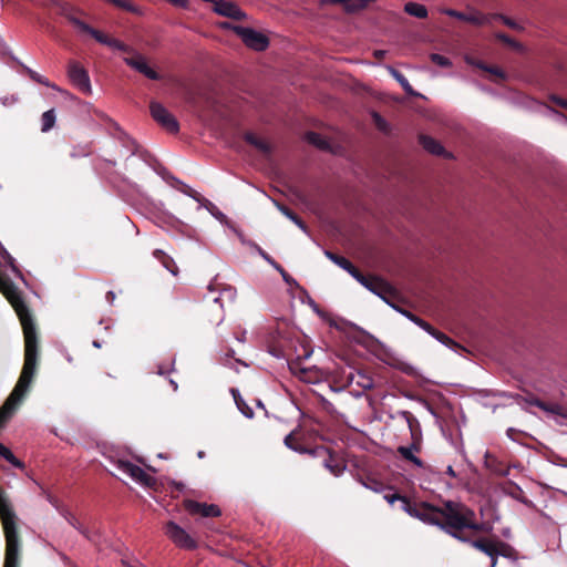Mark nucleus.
<instances>
[{
    "label": "nucleus",
    "mask_w": 567,
    "mask_h": 567,
    "mask_svg": "<svg viewBox=\"0 0 567 567\" xmlns=\"http://www.w3.org/2000/svg\"><path fill=\"white\" fill-rule=\"evenodd\" d=\"M384 498L390 503L393 504L395 501H401L404 505H408V501L405 497L399 495V494H391L385 495Z\"/></svg>",
    "instance_id": "obj_39"
},
{
    "label": "nucleus",
    "mask_w": 567,
    "mask_h": 567,
    "mask_svg": "<svg viewBox=\"0 0 567 567\" xmlns=\"http://www.w3.org/2000/svg\"><path fill=\"white\" fill-rule=\"evenodd\" d=\"M204 455H205V454H204V452H202V451H200V452H198V457H199V458H203V457H204Z\"/></svg>",
    "instance_id": "obj_56"
},
{
    "label": "nucleus",
    "mask_w": 567,
    "mask_h": 567,
    "mask_svg": "<svg viewBox=\"0 0 567 567\" xmlns=\"http://www.w3.org/2000/svg\"><path fill=\"white\" fill-rule=\"evenodd\" d=\"M261 256L271 265L276 268V265H278L274 259H271L267 254L265 252H261Z\"/></svg>",
    "instance_id": "obj_47"
},
{
    "label": "nucleus",
    "mask_w": 567,
    "mask_h": 567,
    "mask_svg": "<svg viewBox=\"0 0 567 567\" xmlns=\"http://www.w3.org/2000/svg\"><path fill=\"white\" fill-rule=\"evenodd\" d=\"M131 56H125L124 62L131 66L132 69L136 70L137 72L144 74L146 78L151 80H157L158 74L148 66L146 59L141 55L140 53H136L134 51H131Z\"/></svg>",
    "instance_id": "obj_10"
},
{
    "label": "nucleus",
    "mask_w": 567,
    "mask_h": 567,
    "mask_svg": "<svg viewBox=\"0 0 567 567\" xmlns=\"http://www.w3.org/2000/svg\"><path fill=\"white\" fill-rule=\"evenodd\" d=\"M4 254L7 255L8 259L10 260V262H12V258H11V256H9V255L7 254V251H4Z\"/></svg>",
    "instance_id": "obj_58"
},
{
    "label": "nucleus",
    "mask_w": 567,
    "mask_h": 567,
    "mask_svg": "<svg viewBox=\"0 0 567 567\" xmlns=\"http://www.w3.org/2000/svg\"><path fill=\"white\" fill-rule=\"evenodd\" d=\"M442 13L472 23L477 27L483 25H491L492 24V17L489 14H485L483 12H480L477 10L471 9L468 12H460L453 9H442Z\"/></svg>",
    "instance_id": "obj_6"
},
{
    "label": "nucleus",
    "mask_w": 567,
    "mask_h": 567,
    "mask_svg": "<svg viewBox=\"0 0 567 567\" xmlns=\"http://www.w3.org/2000/svg\"><path fill=\"white\" fill-rule=\"evenodd\" d=\"M0 280H6L3 277L0 276Z\"/></svg>",
    "instance_id": "obj_63"
},
{
    "label": "nucleus",
    "mask_w": 567,
    "mask_h": 567,
    "mask_svg": "<svg viewBox=\"0 0 567 567\" xmlns=\"http://www.w3.org/2000/svg\"><path fill=\"white\" fill-rule=\"evenodd\" d=\"M41 123H42V127H41L42 132L50 131L55 124L54 110H49V111L44 112L41 117Z\"/></svg>",
    "instance_id": "obj_26"
},
{
    "label": "nucleus",
    "mask_w": 567,
    "mask_h": 567,
    "mask_svg": "<svg viewBox=\"0 0 567 567\" xmlns=\"http://www.w3.org/2000/svg\"><path fill=\"white\" fill-rule=\"evenodd\" d=\"M472 546L491 557V567L496 566L497 556L505 555L506 548V545L502 542H494L489 539L474 540L472 542Z\"/></svg>",
    "instance_id": "obj_8"
},
{
    "label": "nucleus",
    "mask_w": 567,
    "mask_h": 567,
    "mask_svg": "<svg viewBox=\"0 0 567 567\" xmlns=\"http://www.w3.org/2000/svg\"><path fill=\"white\" fill-rule=\"evenodd\" d=\"M92 38H94L99 43L106 45L109 40L111 39L109 35L104 34L103 32L92 29V32L90 34Z\"/></svg>",
    "instance_id": "obj_37"
},
{
    "label": "nucleus",
    "mask_w": 567,
    "mask_h": 567,
    "mask_svg": "<svg viewBox=\"0 0 567 567\" xmlns=\"http://www.w3.org/2000/svg\"><path fill=\"white\" fill-rule=\"evenodd\" d=\"M68 76L71 83L81 92L90 94L92 92L91 81L86 70L75 61H71L68 65Z\"/></svg>",
    "instance_id": "obj_5"
},
{
    "label": "nucleus",
    "mask_w": 567,
    "mask_h": 567,
    "mask_svg": "<svg viewBox=\"0 0 567 567\" xmlns=\"http://www.w3.org/2000/svg\"><path fill=\"white\" fill-rule=\"evenodd\" d=\"M293 433H290L288 434L286 437H285V444L289 447V449H292L295 451H298L297 446L293 445Z\"/></svg>",
    "instance_id": "obj_44"
},
{
    "label": "nucleus",
    "mask_w": 567,
    "mask_h": 567,
    "mask_svg": "<svg viewBox=\"0 0 567 567\" xmlns=\"http://www.w3.org/2000/svg\"><path fill=\"white\" fill-rule=\"evenodd\" d=\"M306 140H307L310 144H312V145H315V146H317V147H319V148H326V147H328V142H327V141H326V140H324L320 134H318V133H315V132H310V133H308V134L306 135Z\"/></svg>",
    "instance_id": "obj_27"
},
{
    "label": "nucleus",
    "mask_w": 567,
    "mask_h": 567,
    "mask_svg": "<svg viewBox=\"0 0 567 567\" xmlns=\"http://www.w3.org/2000/svg\"><path fill=\"white\" fill-rule=\"evenodd\" d=\"M492 17V22L494 20H501L504 24H506L507 27L514 29V30H523V27L515 22L513 19L508 18V17H505L503 14H499V13H493V14H489Z\"/></svg>",
    "instance_id": "obj_28"
},
{
    "label": "nucleus",
    "mask_w": 567,
    "mask_h": 567,
    "mask_svg": "<svg viewBox=\"0 0 567 567\" xmlns=\"http://www.w3.org/2000/svg\"><path fill=\"white\" fill-rule=\"evenodd\" d=\"M536 404H537L538 406H540V408H544V405H543L540 402H538V401L536 402Z\"/></svg>",
    "instance_id": "obj_59"
},
{
    "label": "nucleus",
    "mask_w": 567,
    "mask_h": 567,
    "mask_svg": "<svg viewBox=\"0 0 567 567\" xmlns=\"http://www.w3.org/2000/svg\"><path fill=\"white\" fill-rule=\"evenodd\" d=\"M373 293L382 298L386 303H390V300L398 297L396 289L384 279L374 287Z\"/></svg>",
    "instance_id": "obj_13"
},
{
    "label": "nucleus",
    "mask_w": 567,
    "mask_h": 567,
    "mask_svg": "<svg viewBox=\"0 0 567 567\" xmlns=\"http://www.w3.org/2000/svg\"><path fill=\"white\" fill-rule=\"evenodd\" d=\"M48 87H51L58 92H63V90H61L58 85H55L54 83L50 82V85H47Z\"/></svg>",
    "instance_id": "obj_53"
},
{
    "label": "nucleus",
    "mask_w": 567,
    "mask_h": 567,
    "mask_svg": "<svg viewBox=\"0 0 567 567\" xmlns=\"http://www.w3.org/2000/svg\"><path fill=\"white\" fill-rule=\"evenodd\" d=\"M185 508L192 515H200L203 517H216L220 515V509L214 504L198 503L195 501H186Z\"/></svg>",
    "instance_id": "obj_12"
},
{
    "label": "nucleus",
    "mask_w": 567,
    "mask_h": 567,
    "mask_svg": "<svg viewBox=\"0 0 567 567\" xmlns=\"http://www.w3.org/2000/svg\"><path fill=\"white\" fill-rule=\"evenodd\" d=\"M154 256H155L157 259H159V260L163 262L164 267H165L167 270H169L173 275H176V274H177V270H176L174 267H172V266H173V264H174V262H173V260H172L168 256H166L164 251H162V250H155V251H154Z\"/></svg>",
    "instance_id": "obj_29"
},
{
    "label": "nucleus",
    "mask_w": 567,
    "mask_h": 567,
    "mask_svg": "<svg viewBox=\"0 0 567 567\" xmlns=\"http://www.w3.org/2000/svg\"><path fill=\"white\" fill-rule=\"evenodd\" d=\"M446 474L453 478L456 477V473L451 465L447 466Z\"/></svg>",
    "instance_id": "obj_48"
},
{
    "label": "nucleus",
    "mask_w": 567,
    "mask_h": 567,
    "mask_svg": "<svg viewBox=\"0 0 567 567\" xmlns=\"http://www.w3.org/2000/svg\"><path fill=\"white\" fill-rule=\"evenodd\" d=\"M0 517L4 529L6 542L9 543V560H13L16 551V539L18 538L14 513L0 491Z\"/></svg>",
    "instance_id": "obj_2"
},
{
    "label": "nucleus",
    "mask_w": 567,
    "mask_h": 567,
    "mask_svg": "<svg viewBox=\"0 0 567 567\" xmlns=\"http://www.w3.org/2000/svg\"><path fill=\"white\" fill-rule=\"evenodd\" d=\"M93 346H94L95 348H101V343H100L99 341H93Z\"/></svg>",
    "instance_id": "obj_55"
},
{
    "label": "nucleus",
    "mask_w": 567,
    "mask_h": 567,
    "mask_svg": "<svg viewBox=\"0 0 567 567\" xmlns=\"http://www.w3.org/2000/svg\"><path fill=\"white\" fill-rule=\"evenodd\" d=\"M299 228H301L303 231H306L305 224L297 217L293 221Z\"/></svg>",
    "instance_id": "obj_50"
},
{
    "label": "nucleus",
    "mask_w": 567,
    "mask_h": 567,
    "mask_svg": "<svg viewBox=\"0 0 567 567\" xmlns=\"http://www.w3.org/2000/svg\"><path fill=\"white\" fill-rule=\"evenodd\" d=\"M442 525L458 539H462L457 534L458 530L464 528L482 530L484 528L482 524L475 522V513L472 509L455 502H446L442 507Z\"/></svg>",
    "instance_id": "obj_1"
},
{
    "label": "nucleus",
    "mask_w": 567,
    "mask_h": 567,
    "mask_svg": "<svg viewBox=\"0 0 567 567\" xmlns=\"http://www.w3.org/2000/svg\"><path fill=\"white\" fill-rule=\"evenodd\" d=\"M245 140L262 153H269L270 151L268 142L264 138L258 137L254 133H247L245 135Z\"/></svg>",
    "instance_id": "obj_21"
},
{
    "label": "nucleus",
    "mask_w": 567,
    "mask_h": 567,
    "mask_svg": "<svg viewBox=\"0 0 567 567\" xmlns=\"http://www.w3.org/2000/svg\"><path fill=\"white\" fill-rule=\"evenodd\" d=\"M208 289H209V291H210V292H213V291L215 290V289L213 288V285H209V286H208Z\"/></svg>",
    "instance_id": "obj_57"
},
{
    "label": "nucleus",
    "mask_w": 567,
    "mask_h": 567,
    "mask_svg": "<svg viewBox=\"0 0 567 567\" xmlns=\"http://www.w3.org/2000/svg\"><path fill=\"white\" fill-rule=\"evenodd\" d=\"M118 468L131 476L135 482L144 485L152 486L155 483V478L148 475L142 467L130 463V462H120Z\"/></svg>",
    "instance_id": "obj_9"
},
{
    "label": "nucleus",
    "mask_w": 567,
    "mask_h": 567,
    "mask_svg": "<svg viewBox=\"0 0 567 567\" xmlns=\"http://www.w3.org/2000/svg\"><path fill=\"white\" fill-rule=\"evenodd\" d=\"M465 61H466L468 64H472V65H474V64H475V62H476V61H474V60H473L472 58H470V56H466V58H465Z\"/></svg>",
    "instance_id": "obj_54"
},
{
    "label": "nucleus",
    "mask_w": 567,
    "mask_h": 567,
    "mask_svg": "<svg viewBox=\"0 0 567 567\" xmlns=\"http://www.w3.org/2000/svg\"><path fill=\"white\" fill-rule=\"evenodd\" d=\"M496 37H497L501 41H503V42H505V43H507V44H509V45L518 47V44H517L515 41H513L511 38H508L507 35H505V34H503V33H498Z\"/></svg>",
    "instance_id": "obj_43"
},
{
    "label": "nucleus",
    "mask_w": 567,
    "mask_h": 567,
    "mask_svg": "<svg viewBox=\"0 0 567 567\" xmlns=\"http://www.w3.org/2000/svg\"><path fill=\"white\" fill-rule=\"evenodd\" d=\"M373 118L380 130H385L386 122L379 114L374 113Z\"/></svg>",
    "instance_id": "obj_42"
},
{
    "label": "nucleus",
    "mask_w": 567,
    "mask_h": 567,
    "mask_svg": "<svg viewBox=\"0 0 567 567\" xmlns=\"http://www.w3.org/2000/svg\"><path fill=\"white\" fill-rule=\"evenodd\" d=\"M28 74L30 76V79H32L33 81L42 84V85H50V81L44 78L43 75L39 74L38 72L31 70V69H28Z\"/></svg>",
    "instance_id": "obj_36"
},
{
    "label": "nucleus",
    "mask_w": 567,
    "mask_h": 567,
    "mask_svg": "<svg viewBox=\"0 0 567 567\" xmlns=\"http://www.w3.org/2000/svg\"><path fill=\"white\" fill-rule=\"evenodd\" d=\"M166 536L179 548L195 549L196 540L175 522H168L165 526Z\"/></svg>",
    "instance_id": "obj_4"
},
{
    "label": "nucleus",
    "mask_w": 567,
    "mask_h": 567,
    "mask_svg": "<svg viewBox=\"0 0 567 567\" xmlns=\"http://www.w3.org/2000/svg\"><path fill=\"white\" fill-rule=\"evenodd\" d=\"M474 65H475L476 68H478V69L484 70V71H485V70H487V66H486L485 64H483L482 62H477V61H476Z\"/></svg>",
    "instance_id": "obj_52"
},
{
    "label": "nucleus",
    "mask_w": 567,
    "mask_h": 567,
    "mask_svg": "<svg viewBox=\"0 0 567 567\" xmlns=\"http://www.w3.org/2000/svg\"><path fill=\"white\" fill-rule=\"evenodd\" d=\"M404 11L419 19H424L427 17V9L425 6L416 3V2H408L404 4Z\"/></svg>",
    "instance_id": "obj_20"
},
{
    "label": "nucleus",
    "mask_w": 567,
    "mask_h": 567,
    "mask_svg": "<svg viewBox=\"0 0 567 567\" xmlns=\"http://www.w3.org/2000/svg\"><path fill=\"white\" fill-rule=\"evenodd\" d=\"M279 208H280V210L282 212V214H285L289 219H291L292 221H295V219L297 218V216H296L293 213H291L288 208L282 207V206H280Z\"/></svg>",
    "instance_id": "obj_45"
},
{
    "label": "nucleus",
    "mask_w": 567,
    "mask_h": 567,
    "mask_svg": "<svg viewBox=\"0 0 567 567\" xmlns=\"http://www.w3.org/2000/svg\"><path fill=\"white\" fill-rule=\"evenodd\" d=\"M0 455L7 460L11 465H13L14 467H18V468H23V463L21 461H19L14 455L13 453L8 449L3 444H0Z\"/></svg>",
    "instance_id": "obj_25"
},
{
    "label": "nucleus",
    "mask_w": 567,
    "mask_h": 567,
    "mask_svg": "<svg viewBox=\"0 0 567 567\" xmlns=\"http://www.w3.org/2000/svg\"><path fill=\"white\" fill-rule=\"evenodd\" d=\"M349 323L347 321H341V322H338L337 320L332 319L329 321V326L330 327H333L336 328L337 330H340V331H343L346 329V327L348 326Z\"/></svg>",
    "instance_id": "obj_40"
},
{
    "label": "nucleus",
    "mask_w": 567,
    "mask_h": 567,
    "mask_svg": "<svg viewBox=\"0 0 567 567\" xmlns=\"http://www.w3.org/2000/svg\"><path fill=\"white\" fill-rule=\"evenodd\" d=\"M324 255L340 268L344 269L348 274H350L353 278L357 275L359 276V270L347 258L338 256L328 250L324 252Z\"/></svg>",
    "instance_id": "obj_15"
},
{
    "label": "nucleus",
    "mask_w": 567,
    "mask_h": 567,
    "mask_svg": "<svg viewBox=\"0 0 567 567\" xmlns=\"http://www.w3.org/2000/svg\"><path fill=\"white\" fill-rule=\"evenodd\" d=\"M236 296V291L231 287L224 288L223 291L217 297H212L214 303H218L223 297H227L229 300H233Z\"/></svg>",
    "instance_id": "obj_33"
},
{
    "label": "nucleus",
    "mask_w": 567,
    "mask_h": 567,
    "mask_svg": "<svg viewBox=\"0 0 567 567\" xmlns=\"http://www.w3.org/2000/svg\"><path fill=\"white\" fill-rule=\"evenodd\" d=\"M398 452L401 454L403 458L406 461L412 462L415 466L422 467L423 462L421 458L416 456V453L419 452V447L415 444H412L410 446H400L398 449Z\"/></svg>",
    "instance_id": "obj_17"
},
{
    "label": "nucleus",
    "mask_w": 567,
    "mask_h": 567,
    "mask_svg": "<svg viewBox=\"0 0 567 567\" xmlns=\"http://www.w3.org/2000/svg\"><path fill=\"white\" fill-rule=\"evenodd\" d=\"M430 60L441 66V68H450L452 66V62L449 58L444 56V55H441L439 53H432L430 54Z\"/></svg>",
    "instance_id": "obj_31"
},
{
    "label": "nucleus",
    "mask_w": 567,
    "mask_h": 567,
    "mask_svg": "<svg viewBox=\"0 0 567 567\" xmlns=\"http://www.w3.org/2000/svg\"><path fill=\"white\" fill-rule=\"evenodd\" d=\"M153 118L161 124L165 130L176 133L179 128L175 117L158 102H152L150 105Z\"/></svg>",
    "instance_id": "obj_7"
},
{
    "label": "nucleus",
    "mask_w": 567,
    "mask_h": 567,
    "mask_svg": "<svg viewBox=\"0 0 567 567\" xmlns=\"http://www.w3.org/2000/svg\"><path fill=\"white\" fill-rule=\"evenodd\" d=\"M326 467L334 475V476H339L343 470H344V466L341 465V464H334V465H331L329 462L326 463Z\"/></svg>",
    "instance_id": "obj_38"
},
{
    "label": "nucleus",
    "mask_w": 567,
    "mask_h": 567,
    "mask_svg": "<svg viewBox=\"0 0 567 567\" xmlns=\"http://www.w3.org/2000/svg\"><path fill=\"white\" fill-rule=\"evenodd\" d=\"M13 560H9V543H7L6 548V559H4V566L3 567H18V559H19V539H16V551H14Z\"/></svg>",
    "instance_id": "obj_30"
},
{
    "label": "nucleus",
    "mask_w": 567,
    "mask_h": 567,
    "mask_svg": "<svg viewBox=\"0 0 567 567\" xmlns=\"http://www.w3.org/2000/svg\"><path fill=\"white\" fill-rule=\"evenodd\" d=\"M420 143L423 146V148L431 154H434V155L444 154L443 146L431 136H427V135L420 136Z\"/></svg>",
    "instance_id": "obj_18"
},
{
    "label": "nucleus",
    "mask_w": 567,
    "mask_h": 567,
    "mask_svg": "<svg viewBox=\"0 0 567 567\" xmlns=\"http://www.w3.org/2000/svg\"><path fill=\"white\" fill-rule=\"evenodd\" d=\"M390 74L401 84L406 94L417 96L419 94L412 89L406 78L392 66L386 68Z\"/></svg>",
    "instance_id": "obj_19"
},
{
    "label": "nucleus",
    "mask_w": 567,
    "mask_h": 567,
    "mask_svg": "<svg viewBox=\"0 0 567 567\" xmlns=\"http://www.w3.org/2000/svg\"><path fill=\"white\" fill-rule=\"evenodd\" d=\"M233 394H235L234 390H233ZM234 396H235L236 404H237L238 409L240 410V412L246 417H251L254 414L252 410L245 402H243L241 399H238L236 395H234Z\"/></svg>",
    "instance_id": "obj_34"
},
{
    "label": "nucleus",
    "mask_w": 567,
    "mask_h": 567,
    "mask_svg": "<svg viewBox=\"0 0 567 567\" xmlns=\"http://www.w3.org/2000/svg\"><path fill=\"white\" fill-rule=\"evenodd\" d=\"M389 305L391 306V308H394L396 310V307H394V305H392L391 302Z\"/></svg>",
    "instance_id": "obj_62"
},
{
    "label": "nucleus",
    "mask_w": 567,
    "mask_h": 567,
    "mask_svg": "<svg viewBox=\"0 0 567 567\" xmlns=\"http://www.w3.org/2000/svg\"><path fill=\"white\" fill-rule=\"evenodd\" d=\"M354 279L358 282H360L363 287H365L368 290H370L371 292L374 291V287H377L379 285V282L382 280V278H380V277H374V276L367 277V276H363L360 271H359V276L357 275L354 277Z\"/></svg>",
    "instance_id": "obj_24"
},
{
    "label": "nucleus",
    "mask_w": 567,
    "mask_h": 567,
    "mask_svg": "<svg viewBox=\"0 0 567 567\" xmlns=\"http://www.w3.org/2000/svg\"><path fill=\"white\" fill-rule=\"evenodd\" d=\"M426 332L430 336H432L434 339H436L440 343L444 344L447 348L453 349V348L458 347V344L453 339H451L445 333L434 329L433 327H432V330H427Z\"/></svg>",
    "instance_id": "obj_23"
},
{
    "label": "nucleus",
    "mask_w": 567,
    "mask_h": 567,
    "mask_svg": "<svg viewBox=\"0 0 567 567\" xmlns=\"http://www.w3.org/2000/svg\"><path fill=\"white\" fill-rule=\"evenodd\" d=\"M106 45L112 49H116V50L127 52V53H130L132 51L126 44H124L123 42H121L116 39H112V38L109 40Z\"/></svg>",
    "instance_id": "obj_35"
},
{
    "label": "nucleus",
    "mask_w": 567,
    "mask_h": 567,
    "mask_svg": "<svg viewBox=\"0 0 567 567\" xmlns=\"http://www.w3.org/2000/svg\"><path fill=\"white\" fill-rule=\"evenodd\" d=\"M373 0H322L323 3H340L348 12H355L365 8Z\"/></svg>",
    "instance_id": "obj_14"
},
{
    "label": "nucleus",
    "mask_w": 567,
    "mask_h": 567,
    "mask_svg": "<svg viewBox=\"0 0 567 567\" xmlns=\"http://www.w3.org/2000/svg\"><path fill=\"white\" fill-rule=\"evenodd\" d=\"M299 228H301L303 231H306L305 224L297 217L293 221Z\"/></svg>",
    "instance_id": "obj_49"
},
{
    "label": "nucleus",
    "mask_w": 567,
    "mask_h": 567,
    "mask_svg": "<svg viewBox=\"0 0 567 567\" xmlns=\"http://www.w3.org/2000/svg\"><path fill=\"white\" fill-rule=\"evenodd\" d=\"M396 311H399L401 315H403L405 318H408L411 322H413L414 324H416L417 327L423 329L425 332L427 330H432V326L429 322L424 321L423 319L415 316L411 311H408L405 309H400V308H396Z\"/></svg>",
    "instance_id": "obj_22"
},
{
    "label": "nucleus",
    "mask_w": 567,
    "mask_h": 567,
    "mask_svg": "<svg viewBox=\"0 0 567 567\" xmlns=\"http://www.w3.org/2000/svg\"><path fill=\"white\" fill-rule=\"evenodd\" d=\"M555 102L559 105H561L563 107L567 109V101H564V100H560V99H555Z\"/></svg>",
    "instance_id": "obj_51"
},
{
    "label": "nucleus",
    "mask_w": 567,
    "mask_h": 567,
    "mask_svg": "<svg viewBox=\"0 0 567 567\" xmlns=\"http://www.w3.org/2000/svg\"><path fill=\"white\" fill-rule=\"evenodd\" d=\"M383 52H377V55L382 56Z\"/></svg>",
    "instance_id": "obj_61"
},
{
    "label": "nucleus",
    "mask_w": 567,
    "mask_h": 567,
    "mask_svg": "<svg viewBox=\"0 0 567 567\" xmlns=\"http://www.w3.org/2000/svg\"><path fill=\"white\" fill-rule=\"evenodd\" d=\"M0 280H6L3 277L0 276Z\"/></svg>",
    "instance_id": "obj_64"
},
{
    "label": "nucleus",
    "mask_w": 567,
    "mask_h": 567,
    "mask_svg": "<svg viewBox=\"0 0 567 567\" xmlns=\"http://www.w3.org/2000/svg\"><path fill=\"white\" fill-rule=\"evenodd\" d=\"M109 295L112 297V299L114 298V295L112 291H109Z\"/></svg>",
    "instance_id": "obj_60"
},
{
    "label": "nucleus",
    "mask_w": 567,
    "mask_h": 567,
    "mask_svg": "<svg viewBox=\"0 0 567 567\" xmlns=\"http://www.w3.org/2000/svg\"><path fill=\"white\" fill-rule=\"evenodd\" d=\"M411 515L416 516L423 522L433 524V525H442V508H435L427 505H423L419 508H414L413 511L408 509Z\"/></svg>",
    "instance_id": "obj_11"
},
{
    "label": "nucleus",
    "mask_w": 567,
    "mask_h": 567,
    "mask_svg": "<svg viewBox=\"0 0 567 567\" xmlns=\"http://www.w3.org/2000/svg\"><path fill=\"white\" fill-rule=\"evenodd\" d=\"M69 20L80 32L91 34L93 28L90 27L87 23L83 22L82 20L75 17H70Z\"/></svg>",
    "instance_id": "obj_32"
},
{
    "label": "nucleus",
    "mask_w": 567,
    "mask_h": 567,
    "mask_svg": "<svg viewBox=\"0 0 567 567\" xmlns=\"http://www.w3.org/2000/svg\"><path fill=\"white\" fill-rule=\"evenodd\" d=\"M221 27L225 29H231L243 40V42L252 50L262 51L269 44L265 34L251 28L231 25L227 22L221 23Z\"/></svg>",
    "instance_id": "obj_3"
},
{
    "label": "nucleus",
    "mask_w": 567,
    "mask_h": 567,
    "mask_svg": "<svg viewBox=\"0 0 567 567\" xmlns=\"http://www.w3.org/2000/svg\"><path fill=\"white\" fill-rule=\"evenodd\" d=\"M486 71L489 72L491 74L502 79V80L505 79L504 72L501 69H498V68H489V66H487Z\"/></svg>",
    "instance_id": "obj_41"
},
{
    "label": "nucleus",
    "mask_w": 567,
    "mask_h": 567,
    "mask_svg": "<svg viewBox=\"0 0 567 567\" xmlns=\"http://www.w3.org/2000/svg\"><path fill=\"white\" fill-rule=\"evenodd\" d=\"M276 269L282 275V278L288 282L289 281V276L284 270V268L280 265H276Z\"/></svg>",
    "instance_id": "obj_46"
},
{
    "label": "nucleus",
    "mask_w": 567,
    "mask_h": 567,
    "mask_svg": "<svg viewBox=\"0 0 567 567\" xmlns=\"http://www.w3.org/2000/svg\"><path fill=\"white\" fill-rule=\"evenodd\" d=\"M350 383L357 384L363 390H370L373 388L374 382L373 379L365 374L362 371H357L355 373H351L349 377Z\"/></svg>",
    "instance_id": "obj_16"
}]
</instances>
